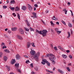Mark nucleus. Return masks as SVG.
I'll return each mask as SVG.
<instances>
[{
    "mask_svg": "<svg viewBox=\"0 0 74 74\" xmlns=\"http://www.w3.org/2000/svg\"><path fill=\"white\" fill-rule=\"evenodd\" d=\"M35 51L32 50L30 51V54L33 55L32 56V59H35L36 60L37 62L38 61V57L37 56V54L35 53Z\"/></svg>",
    "mask_w": 74,
    "mask_h": 74,
    "instance_id": "nucleus-1",
    "label": "nucleus"
},
{
    "mask_svg": "<svg viewBox=\"0 0 74 74\" xmlns=\"http://www.w3.org/2000/svg\"><path fill=\"white\" fill-rule=\"evenodd\" d=\"M48 32L45 29L41 31V34L43 36H45L47 35V33Z\"/></svg>",
    "mask_w": 74,
    "mask_h": 74,
    "instance_id": "nucleus-2",
    "label": "nucleus"
},
{
    "mask_svg": "<svg viewBox=\"0 0 74 74\" xmlns=\"http://www.w3.org/2000/svg\"><path fill=\"white\" fill-rule=\"evenodd\" d=\"M52 58H50V60H51L52 62V64H55V61H54V60L56 59V58H55V56H52Z\"/></svg>",
    "mask_w": 74,
    "mask_h": 74,
    "instance_id": "nucleus-3",
    "label": "nucleus"
},
{
    "mask_svg": "<svg viewBox=\"0 0 74 74\" xmlns=\"http://www.w3.org/2000/svg\"><path fill=\"white\" fill-rule=\"evenodd\" d=\"M55 56L53 55L52 54H47L46 56V58H47V57H50L49 58V59H50V58H52V56Z\"/></svg>",
    "mask_w": 74,
    "mask_h": 74,
    "instance_id": "nucleus-4",
    "label": "nucleus"
},
{
    "mask_svg": "<svg viewBox=\"0 0 74 74\" xmlns=\"http://www.w3.org/2000/svg\"><path fill=\"white\" fill-rule=\"evenodd\" d=\"M27 5L28 7V10H29V11H32V10L33 9L32 7L31 6V5H30L29 4H27Z\"/></svg>",
    "mask_w": 74,
    "mask_h": 74,
    "instance_id": "nucleus-5",
    "label": "nucleus"
},
{
    "mask_svg": "<svg viewBox=\"0 0 74 74\" xmlns=\"http://www.w3.org/2000/svg\"><path fill=\"white\" fill-rule=\"evenodd\" d=\"M19 31L20 34H24V31H23V30L21 28L19 29Z\"/></svg>",
    "mask_w": 74,
    "mask_h": 74,
    "instance_id": "nucleus-6",
    "label": "nucleus"
},
{
    "mask_svg": "<svg viewBox=\"0 0 74 74\" xmlns=\"http://www.w3.org/2000/svg\"><path fill=\"white\" fill-rule=\"evenodd\" d=\"M16 57L17 60H19L21 59V56H19L18 54L16 55Z\"/></svg>",
    "mask_w": 74,
    "mask_h": 74,
    "instance_id": "nucleus-7",
    "label": "nucleus"
},
{
    "mask_svg": "<svg viewBox=\"0 0 74 74\" xmlns=\"http://www.w3.org/2000/svg\"><path fill=\"white\" fill-rule=\"evenodd\" d=\"M42 62H41V63L42 64H45V63H46V62H47V61L45 60H42Z\"/></svg>",
    "mask_w": 74,
    "mask_h": 74,
    "instance_id": "nucleus-8",
    "label": "nucleus"
},
{
    "mask_svg": "<svg viewBox=\"0 0 74 74\" xmlns=\"http://www.w3.org/2000/svg\"><path fill=\"white\" fill-rule=\"evenodd\" d=\"M15 60L13 59L12 60H11V63L12 64H14V63H15Z\"/></svg>",
    "mask_w": 74,
    "mask_h": 74,
    "instance_id": "nucleus-9",
    "label": "nucleus"
},
{
    "mask_svg": "<svg viewBox=\"0 0 74 74\" xmlns=\"http://www.w3.org/2000/svg\"><path fill=\"white\" fill-rule=\"evenodd\" d=\"M30 42H28L27 43V48H29V47H30Z\"/></svg>",
    "mask_w": 74,
    "mask_h": 74,
    "instance_id": "nucleus-10",
    "label": "nucleus"
},
{
    "mask_svg": "<svg viewBox=\"0 0 74 74\" xmlns=\"http://www.w3.org/2000/svg\"><path fill=\"white\" fill-rule=\"evenodd\" d=\"M58 71L59 73H61V74H63V73H64L63 71H62V70L59 69H58Z\"/></svg>",
    "mask_w": 74,
    "mask_h": 74,
    "instance_id": "nucleus-11",
    "label": "nucleus"
},
{
    "mask_svg": "<svg viewBox=\"0 0 74 74\" xmlns=\"http://www.w3.org/2000/svg\"><path fill=\"white\" fill-rule=\"evenodd\" d=\"M36 32L38 34H41V31H39L37 30V29L36 30Z\"/></svg>",
    "mask_w": 74,
    "mask_h": 74,
    "instance_id": "nucleus-12",
    "label": "nucleus"
},
{
    "mask_svg": "<svg viewBox=\"0 0 74 74\" xmlns=\"http://www.w3.org/2000/svg\"><path fill=\"white\" fill-rule=\"evenodd\" d=\"M32 14L34 16H32L33 18H36V13L33 12L32 13Z\"/></svg>",
    "mask_w": 74,
    "mask_h": 74,
    "instance_id": "nucleus-13",
    "label": "nucleus"
},
{
    "mask_svg": "<svg viewBox=\"0 0 74 74\" xmlns=\"http://www.w3.org/2000/svg\"><path fill=\"white\" fill-rule=\"evenodd\" d=\"M62 56L63 58H64L65 59H66V58H67V55L64 54L62 55Z\"/></svg>",
    "mask_w": 74,
    "mask_h": 74,
    "instance_id": "nucleus-14",
    "label": "nucleus"
},
{
    "mask_svg": "<svg viewBox=\"0 0 74 74\" xmlns=\"http://www.w3.org/2000/svg\"><path fill=\"white\" fill-rule=\"evenodd\" d=\"M17 37L18 39H20V40H22V38L20 35H17Z\"/></svg>",
    "mask_w": 74,
    "mask_h": 74,
    "instance_id": "nucleus-15",
    "label": "nucleus"
},
{
    "mask_svg": "<svg viewBox=\"0 0 74 74\" xmlns=\"http://www.w3.org/2000/svg\"><path fill=\"white\" fill-rule=\"evenodd\" d=\"M46 63L48 67H50V63L47 61V62H46Z\"/></svg>",
    "mask_w": 74,
    "mask_h": 74,
    "instance_id": "nucleus-16",
    "label": "nucleus"
},
{
    "mask_svg": "<svg viewBox=\"0 0 74 74\" xmlns=\"http://www.w3.org/2000/svg\"><path fill=\"white\" fill-rule=\"evenodd\" d=\"M15 10L16 11H19V8H18V7H17L15 8Z\"/></svg>",
    "mask_w": 74,
    "mask_h": 74,
    "instance_id": "nucleus-17",
    "label": "nucleus"
},
{
    "mask_svg": "<svg viewBox=\"0 0 74 74\" xmlns=\"http://www.w3.org/2000/svg\"><path fill=\"white\" fill-rule=\"evenodd\" d=\"M17 29L16 27H14L12 28V31H15Z\"/></svg>",
    "mask_w": 74,
    "mask_h": 74,
    "instance_id": "nucleus-18",
    "label": "nucleus"
},
{
    "mask_svg": "<svg viewBox=\"0 0 74 74\" xmlns=\"http://www.w3.org/2000/svg\"><path fill=\"white\" fill-rule=\"evenodd\" d=\"M27 8L26 6H23L22 7V9L23 10H26Z\"/></svg>",
    "mask_w": 74,
    "mask_h": 74,
    "instance_id": "nucleus-19",
    "label": "nucleus"
},
{
    "mask_svg": "<svg viewBox=\"0 0 74 74\" xmlns=\"http://www.w3.org/2000/svg\"><path fill=\"white\" fill-rule=\"evenodd\" d=\"M67 33L68 34V36H67V38H70V33L69 32H68Z\"/></svg>",
    "mask_w": 74,
    "mask_h": 74,
    "instance_id": "nucleus-20",
    "label": "nucleus"
},
{
    "mask_svg": "<svg viewBox=\"0 0 74 74\" xmlns=\"http://www.w3.org/2000/svg\"><path fill=\"white\" fill-rule=\"evenodd\" d=\"M11 3V4H15V1L14 0H12L10 2Z\"/></svg>",
    "mask_w": 74,
    "mask_h": 74,
    "instance_id": "nucleus-21",
    "label": "nucleus"
},
{
    "mask_svg": "<svg viewBox=\"0 0 74 74\" xmlns=\"http://www.w3.org/2000/svg\"><path fill=\"white\" fill-rule=\"evenodd\" d=\"M26 21V23L27 26H30V23L27 21Z\"/></svg>",
    "mask_w": 74,
    "mask_h": 74,
    "instance_id": "nucleus-22",
    "label": "nucleus"
},
{
    "mask_svg": "<svg viewBox=\"0 0 74 74\" xmlns=\"http://www.w3.org/2000/svg\"><path fill=\"white\" fill-rule=\"evenodd\" d=\"M19 63H16L15 64V66H16V67H18V66H19Z\"/></svg>",
    "mask_w": 74,
    "mask_h": 74,
    "instance_id": "nucleus-23",
    "label": "nucleus"
},
{
    "mask_svg": "<svg viewBox=\"0 0 74 74\" xmlns=\"http://www.w3.org/2000/svg\"><path fill=\"white\" fill-rule=\"evenodd\" d=\"M7 57L6 56H5L3 58V60L4 61H7Z\"/></svg>",
    "mask_w": 74,
    "mask_h": 74,
    "instance_id": "nucleus-24",
    "label": "nucleus"
},
{
    "mask_svg": "<svg viewBox=\"0 0 74 74\" xmlns=\"http://www.w3.org/2000/svg\"><path fill=\"white\" fill-rule=\"evenodd\" d=\"M5 67L6 68V69H8V71H10V67H8V66H5Z\"/></svg>",
    "mask_w": 74,
    "mask_h": 74,
    "instance_id": "nucleus-25",
    "label": "nucleus"
},
{
    "mask_svg": "<svg viewBox=\"0 0 74 74\" xmlns=\"http://www.w3.org/2000/svg\"><path fill=\"white\" fill-rule=\"evenodd\" d=\"M68 26H69V27H72V25L70 23H68Z\"/></svg>",
    "mask_w": 74,
    "mask_h": 74,
    "instance_id": "nucleus-26",
    "label": "nucleus"
},
{
    "mask_svg": "<svg viewBox=\"0 0 74 74\" xmlns=\"http://www.w3.org/2000/svg\"><path fill=\"white\" fill-rule=\"evenodd\" d=\"M24 29L27 32H29V29H28L27 28L25 27Z\"/></svg>",
    "mask_w": 74,
    "mask_h": 74,
    "instance_id": "nucleus-27",
    "label": "nucleus"
},
{
    "mask_svg": "<svg viewBox=\"0 0 74 74\" xmlns=\"http://www.w3.org/2000/svg\"><path fill=\"white\" fill-rule=\"evenodd\" d=\"M50 23L52 26H54V25L53 24V22L50 21Z\"/></svg>",
    "mask_w": 74,
    "mask_h": 74,
    "instance_id": "nucleus-28",
    "label": "nucleus"
},
{
    "mask_svg": "<svg viewBox=\"0 0 74 74\" xmlns=\"http://www.w3.org/2000/svg\"><path fill=\"white\" fill-rule=\"evenodd\" d=\"M52 19H53V20H55L56 21L57 20V18H55V16H54L52 18Z\"/></svg>",
    "mask_w": 74,
    "mask_h": 74,
    "instance_id": "nucleus-29",
    "label": "nucleus"
},
{
    "mask_svg": "<svg viewBox=\"0 0 74 74\" xmlns=\"http://www.w3.org/2000/svg\"><path fill=\"white\" fill-rule=\"evenodd\" d=\"M29 29L30 30V31H31V32H34V29L32 28V27H30Z\"/></svg>",
    "mask_w": 74,
    "mask_h": 74,
    "instance_id": "nucleus-30",
    "label": "nucleus"
},
{
    "mask_svg": "<svg viewBox=\"0 0 74 74\" xmlns=\"http://www.w3.org/2000/svg\"><path fill=\"white\" fill-rule=\"evenodd\" d=\"M4 51H5V52L6 53H7L8 52H9V50H7V49H5V50H4Z\"/></svg>",
    "mask_w": 74,
    "mask_h": 74,
    "instance_id": "nucleus-31",
    "label": "nucleus"
},
{
    "mask_svg": "<svg viewBox=\"0 0 74 74\" xmlns=\"http://www.w3.org/2000/svg\"><path fill=\"white\" fill-rule=\"evenodd\" d=\"M40 52H38L36 54V56L37 57H38V56H40Z\"/></svg>",
    "mask_w": 74,
    "mask_h": 74,
    "instance_id": "nucleus-32",
    "label": "nucleus"
},
{
    "mask_svg": "<svg viewBox=\"0 0 74 74\" xmlns=\"http://www.w3.org/2000/svg\"><path fill=\"white\" fill-rule=\"evenodd\" d=\"M3 55V53L2 52H1L0 53V58H1Z\"/></svg>",
    "mask_w": 74,
    "mask_h": 74,
    "instance_id": "nucleus-33",
    "label": "nucleus"
},
{
    "mask_svg": "<svg viewBox=\"0 0 74 74\" xmlns=\"http://www.w3.org/2000/svg\"><path fill=\"white\" fill-rule=\"evenodd\" d=\"M66 69L68 71H70V69L69 67H67Z\"/></svg>",
    "mask_w": 74,
    "mask_h": 74,
    "instance_id": "nucleus-34",
    "label": "nucleus"
},
{
    "mask_svg": "<svg viewBox=\"0 0 74 74\" xmlns=\"http://www.w3.org/2000/svg\"><path fill=\"white\" fill-rule=\"evenodd\" d=\"M18 18L20 20V15H19V14L18 13Z\"/></svg>",
    "mask_w": 74,
    "mask_h": 74,
    "instance_id": "nucleus-35",
    "label": "nucleus"
},
{
    "mask_svg": "<svg viewBox=\"0 0 74 74\" xmlns=\"http://www.w3.org/2000/svg\"><path fill=\"white\" fill-rule=\"evenodd\" d=\"M61 31H58L57 32V34H58L61 33Z\"/></svg>",
    "mask_w": 74,
    "mask_h": 74,
    "instance_id": "nucleus-36",
    "label": "nucleus"
},
{
    "mask_svg": "<svg viewBox=\"0 0 74 74\" xmlns=\"http://www.w3.org/2000/svg\"><path fill=\"white\" fill-rule=\"evenodd\" d=\"M29 62H29V60H27L26 61V62H25V63H27H27H29Z\"/></svg>",
    "mask_w": 74,
    "mask_h": 74,
    "instance_id": "nucleus-37",
    "label": "nucleus"
},
{
    "mask_svg": "<svg viewBox=\"0 0 74 74\" xmlns=\"http://www.w3.org/2000/svg\"><path fill=\"white\" fill-rule=\"evenodd\" d=\"M61 22L63 23V24H64V25H66V23H65L64 21H61Z\"/></svg>",
    "mask_w": 74,
    "mask_h": 74,
    "instance_id": "nucleus-38",
    "label": "nucleus"
},
{
    "mask_svg": "<svg viewBox=\"0 0 74 74\" xmlns=\"http://www.w3.org/2000/svg\"><path fill=\"white\" fill-rule=\"evenodd\" d=\"M32 45V46L33 47H35V46L34 45V43H32L31 44Z\"/></svg>",
    "mask_w": 74,
    "mask_h": 74,
    "instance_id": "nucleus-39",
    "label": "nucleus"
},
{
    "mask_svg": "<svg viewBox=\"0 0 74 74\" xmlns=\"http://www.w3.org/2000/svg\"><path fill=\"white\" fill-rule=\"evenodd\" d=\"M33 64H31L30 65V67H33Z\"/></svg>",
    "mask_w": 74,
    "mask_h": 74,
    "instance_id": "nucleus-40",
    "label": "nucleus"
},
{
    "mask_svg": "<svg viewBox=\"0 0 74 74\" xmlns=\"http://www.w3.org/2000/svg\"><path fill=\"white\" fill-rule=\"evenodd\" d=\"M10 9H11V10H13L14 11L15 9V8H11Z\"/></svg>",
    "mask_w": 74,
    "mask_h": 74,
    "instance_id": "nucleus-41",
    "label": "nucleus"
},
{
    "mask_svg": "<svg viewBox=\"0 0 74 74\" xmlns=\"http://www.w3.org/2000/svg\"><path fill=\"white\" fill-rule=\"evenodd\" d=\"M17 70L19 72V73H21V70H20V69H17Z\"/></svg>",
    "mask_w": 74,
    "mask_h": 74,
    "instance_id": "nucleus-42",
    "label": "nucleus"
},
{
    "mask_svg": "<svg viewBox=\"0 0 74 74\" xmlns=\"http://www.w3.org/2000/svg\"><path fill=\"white\" fill-rule=\"evenodd\" d=\"M3 8H7V6H5V5H4L3 6Z\"/></svg>",
    "mask_w": 74,
    "mask_h": 74,
    "instance_id": "nucleus-43",
    "label": "nucleus"
},
{
    "mask_svg": "<svg viewBox=\"0 0 74 74\" xmlns=\"http://www.w3.org/2000/svg\"><path fill=\"white\" fill-rule=\"evenodd\" d=\"M54 49L55 51H57V48H56V47H54Z\"/></svg>",
    "mask_w": 74,
    "mask_h": 74,
    "instance_id": "nucleus-44",
    "label": "nucleus"
},
{
    "mask_svg": "<svg viewBox=\"0 0 74 74\" xmlns=\"http://www.w3.org/2000/svg\"><path fill=\"white\" fill-rule=\"evenodd\" d=\"M38 67H36L35 68V70H36V71H37V70H38Z\"/></svg>",
    "mask_w": 74,
    "mask_h": 74,
    "instance_id": "nucleus-45",
    "label": "nucleus"
},
{
    "mask_svg": "<svg viewBox=\"0 0 74 74\" xmlns=\"http://www.w3.org/2000/svg\"><path fill=\"white\" fill-rule=\"evenodd\" d=\"M7 48V47L5 46H4L2 48L3 49H4V48Z\"/></svg>",
    "mask_w": 74,
    "mask_h": 74,
    "instance_id": "nucleus-46",
    "label": "nucleus"
},
{
    "mask_svg": "<svg viewBox=\"0 0 74 74\" xmlns=\"http://www.w3.org/2000/svg\"><path fill=\"white\" fill-rule=\"evenodd\" d=\"M55 30L56 31V32H58V29L57 28H55Z\"/></svg>",
    "mask_w": 74,
    "mask_h": 74,
    "instance_id": "nucleus-47",
    "label": "nucleus"
},
{
    "mask_svg": "<svg viewBox=\"0 0 74 74\" xmlns=\"http://www.w3.org/2000/svg\"><path fill=\"white\" fill-rule=\"evenodd\" d=\"M69 57L70 58H71V59H72V56H71V55H70L69 56Z\"/></svg>",
    "mask_w": 74,
    "mask_h": 74,
    "instance_id": "nucleus-48",
    "label": "nucleus"
},
{
    "mask_svg": "<svg viewBox=\"0 0 74 74\" xmlns=\"http://www.w3.org/2000/svg\"><path fill=\"white\" fill-rule=\"evenodd\" d=\"M68 66H71V65H72V64H71V63H69L68 64Z\"/></svg>",
    "mask_w": 74,
    "mask_h": 74,
    "instance_id": "nucleus-49",
    "label": "nucleus"
},
{
    "mask_svg": "<svg viewBox=\"0 0 74 74\" xmlns=\"http://www.w3.org/2000/svg\"><path fill=\"white\" fill-rule=\"evenodd\" d=\"M62 11H66V9L64 8L62 10Z\"/></svg>",
    "mask_w": 74,
    "mask_h": 74,
    "instance_id": "nucleus-50",
    "label": "nucleus"
},
{
    "mask_svg": "<svg viewBox=\"0 0 74 74\" xmlns=\"http://www.w3.org/2000/svg\"><path fill=\"white\" fill-rule=\"evenodd\" d=\"M49 12V10H47L46 11V13H48Z\"/></svg>",
    "mask_w": 74,
    "mask_h": 74,
    "instance_id": "nucleus-51",
    "label": "nucleus"
},
{
    "mask_svg": "<svg viewBox=\"0 0 74 74\" xmlns=\"http://www.w3.org/2000/svg\"><path fill=\"white\" fill-rule=\"evenodd\" d=\"M67 10H66L65 11V14H67Z\"/></svg>",
    "mask_w": 74,
    "mask_h": 74,
    "instance_id": "nucleus-52",
    "label": "nucleus"
},
{
    "mask_svg": "<svg viewBox=\"0 0 74 74\" xmlns=\"http://www.w3.org/2000/svg\"><path fill=\"white\" fill-rule=\"evenodd\" d=\"M66 51L67 53L70 52V50H66Z\"/></svg>",
    "mask_w": 74,
    "mask_h": 74,
    "instance_id": "nucleus-53",
    "label": "nucleus"
},
{
    "mask_svg": "<svg viewBox=\"0 0 74 74\" xmlns=\"http://www.w3.org/2000/svg\"><path fill=\"white\" fill-rule=\"evenodd\" d=\"M4 45H5V44H4V43L3 42H2V46H4Z\"/></svg>",
    "mask_w": 74,
    "mask_h": 74,
    "instance_id": "nucleus-54",
    "label": "nucleus"
},
{
    "mask_svg": "<svg viewBox=\"0 0 74 74\" xmlns=\"http://www.w3.org/2000/svg\"><path fill=\"white\" fill-rule=\"evenodd\" d=\"M34 6L35 7H37V5L36 4H35L34 5Z\"/></svg>",
    "mask_w": 74,
    "mask_h": 74,
    "instance_id": "nucleus-55",
    "label": "nucleus"
},
{
    "mask_svg": "<svg viewBox=\"0 0 74 74\" xmlns=\"http://www.w3.org/2000/svg\"><path fill=\"white\" fill-rule=\"evenodd\" d=\"M25 58H28L29 56H25Z\"/></svg>",
    "mask_w": 74,
    "mask_h": 74,
    "instance_id": "nucleus-56",
    "label": "nucleus"
},
{
    "mask_svg": "<svg viewBox=\"0 0 74 74\" xmlns=\"http://www.w3.org/2000/svg\"><path fill=\"white\" fill-rule=\"evenodd\" d=\"M58 47L59 48V49H60V48H62V47H61L60 46H58Z\"/></svg>",
    "mask_w": 74,
    "mask_h": 74,
    "instance_id": "nucleus-57",
    "label": "nucleus"
},
{
    "mask_svg": "<svg viewBox=\"0 0 74 74\" xmlns=\"http://www.w3.org/2000/svg\"><path fill=\"white\" fill-rule=\"evenodd\" d=\"M55 68L54 67L53 69V71H55Z\"/></svg>",
    "mask_w": 74,
    "mask_h": 74,
    "instance_id": "nucleus-58",
    "label": "nucleus"
},
{
    "mask_svg": "<svg viewBox=\"0 0 74 74\" xmlns=\"http://www.w3.org/2000/svg\"><path fill=\"white\" fill-rule=\"evenodd\" d=\"M46 71H47V72H49V70H48L46 69Z\"/></svg>",
    "mask_w": 74,
    "mask_h": 74,
    "instance_id": "nucleus-59",
    "label": "nucleus"
},
{
    "mask_svg": "<svg viewBox=\"0 0 74 74\" xmlns=\"http://www.w3.org/2000/svg\"><path fill=\"white\" fill-rule=\"evenodd\" d=\"M56 23L57 24V25H59V23L58 22H56Z\"/></svg>",
    "mask_w": 74,
    "mask_h": 74,
    "instance_id": "nucleus-60",
    "label": "nucleus"
},
{
    "mask_svg": "<svg viewBox=\"0 0 74 74\" xmlns=\"http://www.w3.org/2000/svg\"><path fill=\"white\" fill-rule=\"evenodd\" d=\"M60 49H61V50H62V51H63V50H64V49H63V48H62V47Z\"/></svg>",
    "mask_w": 74,
    "mask_h": 74,
    "instance_id": "nucleus-61",
    "label": "nucleus"
},
{
    "mask_svg": "<svg viewBox=\"0 0 74 74\" xmlns=\"http://www.w3.org/2000/svg\"><path fill=\"white\" fill-rule=\"evenodd\" d=\"M73 31L71 30V34H73Z\"/></svg>",
    "mask_w": 74,
    "mask_h": 74,
    "instance_id": "nucleus-62",
    "label": "nucleus"
},
{
    "mask_svg": "<svg viewBox=\"0 0 74 74\" xmlns=\"http://www.w3.org/2000/svg\"><path fill=\"white\" fill-rule=\"evenodd\" d=\"M50 46L51 48H53V45H52V44H51Z\"/></svg>",
    "mask_w": 74,
    "mask_h": 74,
    "instance_id": "nucleus-63",
    "label": "nucleus"
},
{
    "mask_svg": "<svg viewBox=\"0 0 74 74\" xmlns=\"http://www.w3.org/2000/svg\"><path fill=\"white\" fill-rule=\"evenodd\" d=\"M10 74H14V73H13V72H11L10 73Z\"/></svg>",
    "mask_w": 74,
    "mask_h": 74,
    "instance_id": "nucleus-64",
    "label": "nucleus"
}]
</instances>
